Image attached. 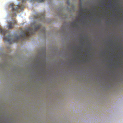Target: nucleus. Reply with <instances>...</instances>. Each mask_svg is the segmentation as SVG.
<instances>
[{"mask_svg": "<svg viewBox=\"0 0 123 123\" xmlns=\"http://www.w3.org/2000/svg\"><path fill=\"white\" fill-rule=\"evenodd\" d=\"M0 58L2 61L0 62V75L7 78L12 71L13 64L11 63V57L8 55L4 49L1 48L0 49Z\"/></svg>", "mask_w": 123, "mask_h": 123, "instance_id": "nucleus-1", "label": "nucleus"}, {"mask_svg": "<svg viewBox=\"0 0 123 123\" xmlns=\"http://www.w3.org/2000/svg\"><path fill=\"white\" fill-rule=\"evenodd\" d=\"M35 20L31 25V28H26L24 31H21L20 35L24 39H26L32 34L35 33V31L42 26V22L45 21V18L44 13H36L34 15Z\"/></svg>", "mask_w": 123, "mask_h": 123, "instance_id": "nucleus-2", "label": "nucleus"}, {"mask_svg": "<svg viewBox=\"0 0 123 123\" xmlns=\"http://www.w3.org/2000/svg\"><path fill=\"white\" fill-rule=\"evenodd\" d=\"M76 7L74 3L72 4V8L71 9L69 7L66 6L64 7L62 6L58 8H56V10L58 12L57 14L62 17L63 18L68 19L69 15L72 17H74L73 11L75 12L76 10Z\"/></svg>", "mask_w": 123, "mask_h": 123, "instance_id": "nucleus-3", "label": "nucleus"}, {"mask_svg": "<svg viewBox=\"0 0 123 123\" xmlns=\"http://www.w3.org/2000/svg\"><path fill=\"white\" fill-rule=\"evenodd\" d=\"M19 38L20 37L17 34L11 36L7 35L4 38L5 41L10 45L13 43H18Z\"/></svg>", "mask_w": 123, "mask_h": 123, "instance_id": "nucleus-4", "label": "nucleus"}, {"mask_svg": "<svg viewBox=\"0 0 123 123\" xmlns=\"http://www.w3.org/2000/svg\"><path fill=\"white\" fill-rule=\"evenodd\" d=\"M43 28L42 29H40L39 32V36L42 37H45L46 30L44 26H42Z\"/></svg>", "mask_w": 123, "mask_h": 123, "instance_id": "nucleus-5", "label": "nucleus"}, {"mask_svg": "<svg viewBox=\"0 0 123 123\" xmlns=\"http://www.w3.org/2000/svg\"><path fill=\"white\" fill-rule=\"evenodd\" d=\"M10 6L12 7V9L13 10L15 11V16H16V14L15 12H16L17 11H19V12H20L21 10H22L24 8L23 6H21L19 5H18L17 6L15 7L14 8H13L12 7L13 6V4L11 5Z\"/></svg>", "mask_w": 123, "mask_h": 123, "instance_id": "nucleus-6", "label": "nucleus"}, {"mask_svg": "<svg viewBox=\"0 0 123 123\" xmlns=\"http://www.w3.org/2000/svg\"><path fill=\"white\" fill-rule=\"evenodd\" d=\"M79 22L78 20H76L74 21L71 23V27L73 28H76L79 26Z\"/></svg>", "mask_w": 123, "mask_h": 123, "instance_id": "nucleus-7", "label": "nucleus"}, {"mask_svg": "<svg viewBox=\"0 0 123 123\" xmlns=\"http://www.w3.org/2000/svg\"><path fill=\"white\" fill-rule=\"evenodd\" d=\"M7 32V30L3 28H0V32L3 34H5Z\"/></svg>", "mask_w": 123, "mask_h": 123, "instance_id": "nucleus-8", "label": "nucleus"}, {"mask_svg": "<svg viewBox=\"0 0 123 123\" xmlns=\"http://www.w3.org/2000/svg\"><path fill=\"white\" fill-rule=\"evenodd\" d=\"M82 4L81 3V9L82 11V12L81 13V14L82 15H84L85 16H87V14L86 13V12H85L84 13H83L82 12H86V9H84L82 8Z\"/></svg>", "mask_w": 123, "mask_h": 123, "instance_id": "nucleus-9", "label": "nucleus"}, {"mask_svg": "<svg viewBox=\"0 0 123 123\" xmlns=\"http://www.w3.org/2000/svg\"><path fill=\"white\" fill-rule=\"evenodd\" d=\"M13 26V25H12L10 24L9 25L8 27L9 28H12Z\"/></svg>", "mask_w": 123, "mask_h": 123, "instance_id": "nucleus-10", "label": "nucleus"}, {"mask_svg": "<svg viewBox=\"0 0 123 123\" xmlns=\"http://www.w3.org/2000/svg\"><path fill=\"white\" fill-rule=\"evenodd\" d=\"M15 69H13V71H14V72H15Z\"/></svg>", "mask_w": 123, "mask_h": 123, "instance_id": "nucleus-11", "label": "nucleus"}, {"mask_svg": "<svg viewBox=\"0 0 123 123\" xmlns=\"http://www.w3.org/2000/svg\"><path fill=\"white\" fill-rule=\"evenodd\" d=\"M80 0L81 1V0Z\"/></svg>", "mask_w": 123, "mask_h": 123, "instance_id": "nucleus-12", "label": "nucleus"}]
</instances>
